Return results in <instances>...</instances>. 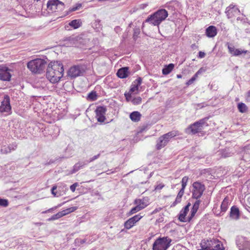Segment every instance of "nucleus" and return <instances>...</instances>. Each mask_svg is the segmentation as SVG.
I'll use <instances>...</instances> for the list:
<instances>
[{"label": "nucleus", "instance_id": "nucleus-20", "mask_svg": "<svg viewBox=\"0 0 250 250\" xmlns=\"http://www.w3.org/2000/svg\"><path fill=\"white\" fill-rule=\"evenodd\" d=\"M128 68L127 67L119 69L117 72V76L122 79L126 78L128 76Z\"/></svg>", "mask_w": 250, "mask_h": 250}, {"label": "nucleus", "instance_id": "nucleus-11", "mask_svg": "<svg viewBox=\"0 0 250 250\" xmlns=\"http://www.w3.org/2000/svg\"><path fill=\"white\" fill-rule=\"evenodd\" d=\"M10 71L8 67L0 65V80L9 81L11 77Z\"/></svg>", "mask_w": 250, "mask_h": 250}, {"label": "nucleus", "instance_id": "nucleus-50", "mask_svg": "<svg viewBox=\"0 0 250 250\" xmlns=\"http://www.w3.org/2000/svg\"><path fill=\"white\" fill-rule=\"evenodd\" d=\"M81 4H78V6H76L73 7L72 8H71L69 9V11L70 12L75 11L78 10L79 9V8L81 7Z\"/></svg>", "mask_w": 250, "mask_h": 250}, {"label": "nucleus", "instance_id": "nucleus-6", "mask_svg": "<svg viewBox=\"0 0 250 250\" xmlns=\"http://www.w3.org/2000/svg\"><path fill=\"white\" fill-rule=\"evenodd\" d=\"M235 243L239 250H250V240L247 237L238 235L236 237Z\"/></svg>", "mask_w": 250, "mask_h": 250}, {"label": "nucleus", "instance_id": "nucleus-16", "mask_svg": "<svg viewBox=\"0 0 250 250\" xmlns=\"http://www.w3.org/2000/svg\"><path fill=\"white\" fill-rule=\"evenodd\" d=\"M227 44L229 52L233 56H239L243 53L246 54L247 53V51H243L239 49H236L233 45L229 44V43Z\"/></svg>", "mask_w": 250, "mask_h": 250}, {"label": "nucleus", "instance_id": "nucleus-31", "mask_svg": "<svg viewBox=\"0 0 250 250\" xmlns=\"http://www.w3.org/2000/svg\"><path fill=\"white\" fill-rule=\"evenodd\" d=\"M77 209V207H73L69 208H68L66 209L63 210L61 211H60L61 214H62V217L65 216L71 212H72L75 211Z\"/></svg>", "mask_w": 250, "mask_h": 250}, {"label": "nucleus", "instance_id": "nucleus-61", "mask_svg": "<svg viewBox=\"0 0 250 250\" xmlns=\"http://www.w3.org/2000/svg\"><path fill=\"white\" fill-rule=\"evenodd\" d=\"M222 156L225 158V157H229V155H227L226 153H223L222 154Z\"/></svg>", "mask_w": 250, "mask_h": 250}, {"label": "nucleus", "instance_id": "nucleus-32", "mask_svg": "<svg viewBox=\"0 0 250 250\" xmlns=\"http://www.w3.org/2000/svg\"><path fill=\"white\" fill-rule=\"evenodd\" d=\"M237 108L239 111L241 113H245L248 111V107L243 103H239L237 104Z\"/></svg>", "mask_w": 250, "mask_h": 250}, {"label": "nucleus", "instance_id": "nucleus-46", "mask_svg": "<svg viewBox=\"0 0 250 250\" xmlns=\"http://www.w3.org/2000/svg\"><path fill=\"white\" fill-rule=\"evenodd\" d=\"M8 147L10 148V151L15 150L17 147V145L16 143L10 144Z\"/></svg>", "mask_w": 250, "mask_h": 250}, {"label": "nucleus", "instance_id": "nucleus-47", "mask_svg": "<svg viewBox=\"0 0 250 250\" xmlns=\"http://www.w3.org/2000/svg\"><path fill=\"white\" fill-rule=\"evenodd\" d=\"M142 217V216L140 215H136L132 217L131 219H132L134 221V222L136 223L139 220H140Z\"/></svg>", "mask_w": 250, "mask_h": 250}, {"label": "nucleus", "instance_id": "nucleus-14", "mask_svg": "<svg viewBox=\"0 0 250 250\" xmlns=\"http://www.w3.org/2000/svg\"><path fill=\"white\" fill-rule=\"evenodd\" d=\"M225 13L228 18H231L232 16H234L235 14L239 13L240 11L235 5L230 4L229 6L227 7Z\"/></svg>", "mask_w": 250, "mask_h": 250}, {"label": "nucleus", "instance_id": "nucleus-7", "mask_svg": "<svg viewBox=\"0 0 250 250\" xmlns=\"http://www.w3.org/2000/svg\"><path fill=\"white\" fill-rule=\"evenodd\" d=\"M192 196L196 199H199L205 190V185L199 182H195L192 184Z\"/></svg>", "mask_w": 250, "mask_h": 250}, {"label": "nucleus", "instance_id": "nucleus-35", "mask_svg": "<svg viewBox=\"0 0 250 250\" xmlns=\"http://www.w3.org/2000/svg\"><path fill=\"white\" fill-rule=\"evenodd\" d=\"M141 209H142L141 208V206H139L138 205H136V207L133 208L131 209V210L129 212V214H130V215L133 214L140 211Z\"/></svg>", "mask_w": 250, "mask_h": 250}, {"label": "nucleus", "instance_id": "nucleus-38", "mask_svg": "<svg viewBox=\"0 0 250 250\" xmlns=\"http://www.w3.org/2000/svg\"><path fill=\"white\" fill-rule=\"evenodd\" d=\"M8 205V202L7 200L0 198V206L6 207Z\"/></svg>", "mask_w": 250, "mask_h": 250}, {"label": "nucleus", "instance_id": "nucleus-36", "mask_svg": "<svg viewBox=\"0 0 250 250\" xmlns=\"http://www.w3.org/2000/svg\"><path fill=\"white\" fill-rule=\"evenodd\" d=\"M89 99L92 101H95L97 99V94L95 91H92L88 95Z\"/></svg>", "mask_w": 250, "mask_h": 250}, {"label": "nucleus", "instance_id": "nucleus-12", "mask_svg": "<svg viewBox=\"0 0 250 250\" xmlns=\"http://www.w3.org/2000/svg\"><path fill=\"white\" fill-rule=\"evenodd\" d=\"M106 111V108L104 106H99L96 108L95 112L97 121L99 122L103 123L104 121Z\"/></svg>", "mask_w": 250, "mask_h": 250}, {"label": "nucleus", "instance_id": "nucleus-28", "mask_svg": "<svg viewBox=\"0 0 250 250\" xmlns=\"http://www.w3.org/2000/svg\"><path fill=\"white\" fill-rule=\"evenodd\" d=\"M146 22H149L153 25L155 26L156 25V12H155L150 17H148L146 20Z\"/></svg>", "mask_w": 250, "mask_h": 250}, {"label": "nucleus", "instance_id": "nucleus-3", "mask_svg": "<svg viewBox=\"0 0 250 250\" xmlns=\"http://www.w3.org/2000/svg\"><path fill=\"white\" fill-rule=\"evenodd\" d=\"M208 119V117H206L195 122L186 128L185 132L188 134L193 135L201 132L204 126H208L207 121Z\"/></svg>", "mask_w": 250, "mask_h": 250}, {"label": "nucleus", "instance_id": "nucleus-17", "mask_svg": "<svg viewBox=\"0 0 250 250\" xmlns=\"http://www.w3.org/2000/svg\"><path fill=\"white\" fill-rule=\"evenodd\" d=\"M168 16L167 11L164 9H161L157 10V25L164 21Z\"/></svg>", "mask_w": 250, "mask_h": 250}, {"label": "nucleus", "instance_id": "nucleus-40", "mask_svg": "<svg viewBox=\"0 0 250 250\" xmlns=\"http://www.w3.org/2000/svg\"><path fill=\"white\" fill-rule=\"evenodd\" d=\"M197 210L192 208L191 212H190V215L188 217V222L190 221V220L192 219V218L194 216V215L196 214V213L197 212Z\"/></svg>", "mask_w": 250, "mask_h": 250}, {"label": "nucleus", "instance_id": "nucleus-62", "mask_svg": "<svg viewBox=\"0 0 250 250\" xmlns=\"http://www.w3.org/2000/svg\"><path fill=\"white\" fill-rule=\"evenodd\" d=\"M146 4H142L140 5V7L142 8H144L145 6H146Z\"/></svg>", "mask_w": 250, "mask_h": 250}, {"label": "nucleus", "instance_id": "nucleus-53", "mask_svg": "<svg viewBox=\"0 0 250 250\" xmlns=\"http://www.w3.org/2000/svg\"><path fill=\"white\" fill-rule=\"evenodd\" d=\"M205 53L202 51H199L198 53V57L200 58H203L205 56Z\"/></svg>", "mask_w": 250, "mask_h": 250}, {"label": "nucleus", "instance_id": "nucleus-33", "mask_svg": "<svg viewBox=\"0 0 250 250\" xmlns=\"http://www.w3.org/2000/svg\"><path fill=\"white\" fill-rule=\"evenodd\" d=\"M136 223L134 222V221L131 218H129L128 220H127L126 222L125 223V227L126 229H130L132 227L134 226V225Z\"/></svg>", "mask_w": 250, "mask_h": 250}, {"label": "nucleus", "instance_id": "nucleus-21", "mask_svg": "<svg viewBox=\"0 0 250 250\" xmlns=\"http://www.w3.org/2000/svg\"><path fill=\"white\" fill-rule=\"evenodd\" d=\"M206 35L209 38H212L217 34L216 28L212 25L209 26L206 30Z\"/></svg>", "mask_w": 250, "mask_h": 250}, {"label": "nucleus", "instance_id": "nucleus-44", "mask_svg": "<svg viewBox=\"0 0 250 250\" xmlns=\"http://www.w3.org/2000/svg\"><path fill=\"white\" fill-rule=\"evenodd\" d=\"M100 154L99 153L98 154L94 156L93 157L91 158L88 161H87L85 162H86V163H87V164L89 163H91V162H93V161L95 160L96 159H98L100 157Z\"/></svg>", "mask_w": 250, "mask_h": 250}, {"label": "nucleus", "instance_id": "nucleus-43", "mask_svg": "<svg viewBox=\"0 0 250 250\" xmlns=\"http://www.w3.org/2000/svg\"><path fill=\"white\" fill-rule=\"evenodd\" d=\"M142 99L140 97H137L134 98L132 100V103L134 104H139L141 103Z\"/></svg>", "mask_w": 250, "mask_h": 250}, {"label": "nucleus", "instance_id": "nucleus-10", "mask_svg": "<svg viewBox=\"0 0 250 250\" xmlns=\"http://www.w3.org/2000/svg\"><path fill=\"white\" fill-rule=\"evenodd\" d=\"M171 239L167 237L157 238V250H166L169 246Z\"/></svg>", "mask_w": 250, "mask_h": 250}, {"label": "nucleus", "instance_id": "nucleus-63", "mask_svg": "<svg viewBox=\"0 0 250 250\" xmlns=\"http://www.w3.org/2000/svg\"><path fill=\"white\" fill-rule=\"evenodd\" d=\"M247 201L249 204L250 205V196L248 198Z\"/></svg>", "mask_w": 250, "mask_h": 250}, {"label": "nucleus", "instance_id": "nucleus-49", "mask_svg": "<svg viewBox=\"0 0 250 250\" xmlns=\"http://www.w3.org/2000/svg\"><path fill=\"white\" fill-rule=\"evenodd\" d=\"M78 186V184L77 183H75L70 187V189L72 192H74L76 190V187Z\"/></svg>", "mask_w": 250, "mask_h": 250}, {"label": "nucleus", "instance_id": "nucleus-55", "mask_svg": "<svg viewBox=\"0 0 250 250\" xmlns=\"http://www.w3.org/2000/svg\"><path fill=\"white\" fill-rule=\"evenodd\" d=\"M165 185L163 184H159V185H157V189H162Z\"/></svg>", "mask_w": 250, "mask_h": 250}, {"label": "nucleus", "instance_id": "nucleus-4", "mask_svg": "<svg viewBox=\"0 0 250 250\" xmlns=\"http://www.w3.org/2000/svg\"><path fill=\"white\" fill-rule=\"evenodd\" d=\"M200 246L202 248L206 250H223L224 249L221 242L213 238L209 240H202Z\"/></svg>", "mask_w": 250, "mask_h": 250}, {"label": "nucleus", "instance_id": "nucleus-51", "mask_svg": "<svg viewBox=\"0 0 250 250\" xmlns=\"http://www.w3.org/2000/svg\"><path fill=\"white\" fill-rule=\"evenodd\" d=\"M125 98H126V100L127 101H129L131 99V94L128 93H125Z\"/></svg>", "mask_w": 250, "mask_h": 250}, {"label": "nucleus", "instance_id": "nucleus-26", "mask_svg": "<svg viewBox=\"0 0 250 250\" xmlns=\"http://www.w3.org/2000/svg\"><path fill=\"white\" fill-rule=\"evenodd\" d=\"M86 165L87 163L85 162H79L74 166L72 173L76 172Z\"/></svg>", "mask_w": 250, "mask_h": 250}, {"label": "nucleus", "instance_id": "nucleus-52", "mask_svg": "<svg viewBox=\"0 0 250 250\" xmlns=\"http://www.w3.org/2000/svg\"><path fill=\"white\" fill-rule=\"evenodd\" d=\"M140 29H136L134 32L133 37L135 39V37L137 36L140 33Z\"/></svg>", "mask_w": 250, "mask_h": 250}, {"label": "nucleus", "instance_id": "nucleus-42", "mask_svg": "<svg viewBox=\"0 0 250 250\" xmlns=\"http://www.w3.org/2000/svg\"><path fill=\"white\" fill-rule=\"evenodd\" d=\"M1 152L3 154H7L11 152L10 148L8 146H4L1 148Z\"/></svg>", "mask_w": 250, "mask_h": 250}, {"label": "nucleus", "instance_id": "nucleus-56", "mask_svg": "<svg viewBox=\"0 0 250 250\" xmlns=\"http://www.w3.org/2000/svg\"><path fill=\"white\" fill-rule=\"evenodd\" d=\"M153 250H156V240L154 242L153 244Z\"/></svg>", "mask_w": 250, "mask_h": 250}, {"label": "nucleus", "instance_id": "nucleus-27", "mask_svg": "<svg viewBox=\"0 0 250 250\" xmlns=\"http://www.w3.org/2000/svg\"><path fill=\"white\" fill-rule=\"evenodd\" d=\"M92 26L96 31H101L103 28L102 24L101 23V21L98 19L96 20L92 23Z\"/></svg>", "mask_w": 250, "mask_h": 250}, {"label": "nucleus", "instance_id": "nucleus-59", "mask_svg": "<svg viewBox=\"0 0 250 250\" xmlns=\"http://www.w3.org/2000/svg\"><path fill=\"white\" fill-rule=\"evenodd\" d=\"M85 242H86V239H85L80 240V243L82 244L84 243Z\"/></svg>", "mask_w": 250, "mask_h": 250}, {"label": "nucleus", "instance_id": "nucleus-15", "mask_svg": "<svg viewBox=\"0 0 250 250\" xmlns=\"http://www.w3.org/2000/svg\"><path fill=\"white\" fill-rule=\"evenodd\" d=\"M190 206V204L189 203L180 211L178 217V219L180 221L182 222L188 221L186 219V216L189 211V207Z\"/></svg>", "mask_w": 250, "mask_h": 250}, {"label": "nucleus", "instance_id": "nucleus-24", "mask_svg": "<svg viewBox=\"0 0 250 250\" xmlns=\"http://www.w3.org/2000/svg\"><path fill=\"white\" fill-rule=\"evenodd\" d=\"M141 114L138 111H134L130 113L129 117L130 119L135 122H137L140 120Z\"/></svg>", "mask_w": 250, "mask_h": 250}, {"label": "nucleus", "instance_id": "nucleus-57", "mask_svg": "<svg viewBox=\"0 0 250 250\" xmlns=\"http://www.w3.org/2000/svg\"><path fill=\"white\" fill-rule=\"evenodd\" d=\"M57 208V207H55L54 208ZM54 209V208H50L46 211H43L42 213H46L48 212H50L51 211V210H53Z\"/></svg>", "mask_w": 250, "mask_h": 250}, {"label": "nucleus", "instance_id": "nucleus-45", "mask_svg": "<svg viewBox=\"0 0 250 250\" xmlns=\"http://www.w3.org/2000/svg\"><path fill=\"white\" fill-rule=\"evenodd\" d=\"M200 200H197L194 204L193 207L192 208H194V209H195L196 210H198V208H199V205H200Z\"/></svg>", "mask_w": 250, "mask_h": 250}, {"label": "nucleus", "instance_id": "nucleus-19", "mask_svg": "<svg viewBox=\"0 0 250 250\" xmlns=\"http://www.w3.org/2000/svg\"><path fill=\"white\" fill-rule=\"evenodd\" d=\"M134 203L136 205L141 206V208L143 209L148 205L149 198L146 197L143 199H136Z\"/></svg>", "mask_w": 250, "mask_h": 250}, {"label": "nucleus", "instance_id": "nucleus-13", "mask_svg": "<svg viewBox=\"0 0 250 250\" xmlns=\"http://www.w3.org/2000/svg\"><path fill=\"white\" fill-rule=\"evenodd\" d=\"M11 110L10 104V98L8 95H4L3 100L1 102L0 105V112H8Z\"/></svg>", "mask_w": 250, "mask_h": 250}, {"label": "nucleus", "instance_id": "nucleus-41", "mask_svg": "<svg viewBox=\"0 0 250 250\" xmlns=\"http://www.w3.org/2000/svg\"><path fill=\"white\" fill-rule=\"evenodd\" d=\"M197 77L198 76L195 74L194 76L186 83V84L188 85L191 84L196 80Z\"/></svg>", "mask_w": 250, "mask_h": 250}, {"label": "nucleus", "instance_id": "nucleus-5", "mask_svg": "<svg viewBox=\"0 0 250 250\" xmlns=\"http://www.w3.org/2000/svg\"><path fill=\"white\" fill-rule=\"evenodd\" d=\"M86 68V66L83 64L74 65L69 69L67 75L71 79L82 76L85 72Z\"/></svg>", "mask_w": 250, "mask_h": 250}, {"label": "nucleus", "instance_id": "nucleus-34", "mask_svg": "<svg viewBox=\"0 0 250 250\" xmlns=\"http://www.w3.org/2000/svg\"><path fill=\"white\" fill-rule=\"evenodd\" d=\"M69 25L74 29L78 28L80 26V21L77 20H74L69 22Z\"/></svg>", "mask_w": 250, "mask_h": 250}, {"label": "nucleus", "instance_id": "nucleus-9", "mask_svg": "<svg viewBox=\"0 0 250 250\" xmlns=\"http://www.w3.org/2000/svg\"><path fill=\"white\" fill-rule=\"evenodd\" d=\"M64 4L59 0H49L47 3V8L51 12H56L57 9L61 10Z\"/></svg>", "mask_w": 250, "mask_h": 250}, {"label": "nucleus", "instance_id": "nucleus-23", "mask_svg": "<svg viewBox=\"0 0 250 250\" xmlns=\"http://www.w3.org/2000/svg\"><path fill=\"white\" fill-rule=\"evenodd\" d=\"M174 67V64L173 63H169L168 65H166L162 69L163 74L164 75L169 74Z\"/></svg>", "mask_w": 250, "mask_h": 250}, {"label": "nucleus", "instance_id": "nucleus-18", "mask_svg": "<svg viewBox=\"0 0 250 250\" xmlns=\"http://www.w3.org/2000/svg\"><path fill=\"white\" fill-rule=\"evenodd\" d=\"M229 216L235 220H238L240 218L239 209L236 206H233L231 208Z\"/></svg>", "mask_w": 250, "mask_h": 250}, {"label": "nucleus", "instance_id": "nucleus-2", "mask_svg": "<svg viewBox=\"0 0 250 250\" xmlns=\"http://www.w3.org/2000/svg\"><path fill=\"white\" fill-rule=\"evenodd\" d=\"M46 65L45 60L38 58L29 62L27 66L32 73L40 74L44 71Z\"/></svg>", "mask_w": 250, "mask_h": 250}, {"label": "nucleus", "instance_id": "nucleus-64", "mask_svg": "<svg viewBox=\"0 0 250 250\" xmlns=\"http://www.w3.org/2000/svg\"><path fill=\"white\" fill-rule=\"evenodd\" d=\"M248 97L250 98V90L248 92Z\"/></svg>", "mask_w": 250, "mask_h": 250}, {"label": "nucleus", "instance_id": "nucleus-48", "mask_svg": "<svg viewBox=\"0 0 250 250\" xmlns=\"http://www.w3.org/2000/svg\"><path fill=\"white\" fill-rule=\"evenodd\" d=\"M206 70V69L204 67L200 68L198 71L195 73L198 76L199 75L201 74L202 73L205 72Z\"/></svg>", "mask_w": 250, "mask_h": 250}, {"label": "nucleus", "instance_id": "nucleus-39", "mask_svg": "<svg viewBox=\"0 0 250 250\" xmlns=\"http://www.w3.org/2000/svg\"><path fill=\"white\" fill-rule=\"evenodd\" d=\"M62 217V214L60 212H59L56 214L53 215L52 217L49 219V220H55Z\"/></svg>", "mask_w": 250, "mask_h": 250}, {"label": "nucleus", "instance_id": "nucleus-25", "mask_svg": "<svg viewBox=\"0 0 250 250\" xmlns=\"http://www.w3.org/2000/svg\"><path fill=\"white\" fill-rule=\"evenodd\" d=\"M86 165L87 163L85 162H79L74 166L72 173L76 172Z\"/></svg>", "mask_w": 250, "mask_h": 250}, {"label": "nucleus", "instance_id": "nucleus-37", "mask_svg": "<svg viewBox=\"0 0 250 250\" xmlns=\"http://www.w3.org/2000/svg\"><path fill=\"white\" fill-rule=\"evenodd\" d=\"M188 177L187 176H184L182 180V188H183V189H185V188L187 186V182L188 181Z\"/></svg>", "mask_w": 250, "mask_h": 250}, {"label": "nucleus", "instance_id": "nucleus-1", "mask_svg": "<svg viewBox=\"0 0 250 250\" xmlns=\"http://www.w3.org/2000/svg\"><path fill=\"white\" fill-rule=\"evenodd\" d=\"M63 66L59 62H51L48 65L46 70V78L52 83L59 82L63 76Z\"/></svg>", "mask_w": 250, "mask_h": 250}, {"label": "nucleus", "instance_id": "nucleus-58", "mask_svg": "<svg viewBox=\"0 0 250 250\" xmlns=\"http://www.w3.org/2000/svg\"><path fill=\"white\" fill-rule=\"evenodd\" d=\"M245 32L246 33L250 34V29L249 28H247L245 29Z\"/></svg>", "mask_w": 250, "mask_h": 250}, {"label": "nucleus", "instance_id": "nucleus-54", "mask_svg": "<svg viewBox=\"0 0 250 250\" xmlns=\"http://www.w3.org/2000/svg\"><path fill=\"white\" fill-rule=\"evenodd\" d=\"M57 188V187L56 186H54L52 189H51V193L53 195H54V196H56V193L55 192L54 190L55 189H56Z\"/></svg>", "mask_w": 250, "mask_h": 250}, {"label": "nucleus", "instance_id": "nucleus-30", "mask_svg": "<svg viewBox=\"0 0 250 250\" xmlns=\"http://www.w3.org/2000/svg\"><path fill=\"white\" fill-rule=\"evenodd\" d=\"M229 200L228 198H225L222 202L221 205V209L222 212H226L228 208Z\"/></svg>", "mask_w": 250, "mask_h": 250}, {"label": "nucleus", "instance_id": "nucleus-22", "mask_svg": "<svg viewBox=\"0 0 250 250\" xmlns=\"http://www.w3.org/2000/svg\"><path fill=\"white\" fill-rule=\"evenodd\" d=\"M142 79L141 77L138 78L136 80H135L131 85L130 92H134L138 90V87L142 83Z\"/></svg>", "mask_w": 250, "mask_h": 250}, {"label": "nucleus", "instance_id": "nucleus-60", "mask_svg": "<svg viewBox=\"0 0 250 250\" xmlns=\"http://www.w3.org/2000/svg\"><path fill=\"white\" fill-rule=\"evenodd\" d=\"M182 77V75L181 74H177V78L178 79L181 78Z\"/></svg>", "mask_w": 250, "mask_h": 250}, {"label": "nucleus", "instance_id": "nucleus-29", "mask_svg": "<svg viewBox=\"0 0 250 250\" xmlns=\"http://www.w3.org/2000/svg\"><path fill=\"white\" fill-rule=\"evenodd\" d=\"M184 190L185 189H183V188H181L180 190L176 197L175 201L173 203L172 206H175L177 204L181 202L182 197L184 193Z\"/></svg>", "mask_w": 250, "mask_h": 250}, {"label": "nucleus", "instance_id": "nucleus-8", "mask_svg": "<svg viewBox=\"0 0 250 250\" xmlns=\"http://www.w3.org/2000/svg\"><path fill=\"white\" fill-rule=\"evenodd\" d=\"M176 135L175 132L171 131L159 137L158 142H157V149H160L166 146L169 139Z\"/></svg>", "mask_w": 250, "mask_h": 250}]
</instances>
